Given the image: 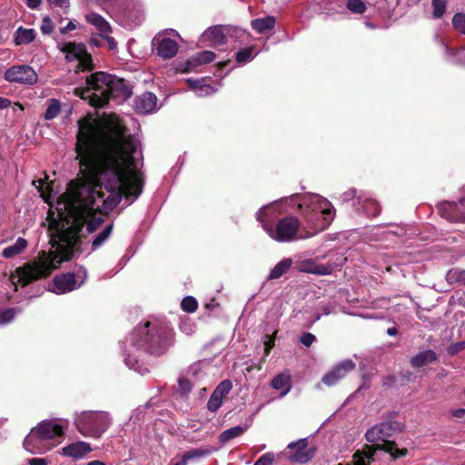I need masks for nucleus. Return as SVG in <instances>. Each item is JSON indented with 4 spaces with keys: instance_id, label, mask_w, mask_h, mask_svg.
<instances>
[{
    "instance_id": "f257e3e1",
    "label": "nucleus",
    "mask_w": 465,
    "mask_h": 465,
    "mask_svg": "<svg viewBox=\"0 0 465 465\" xmlns=\"http://www.w3.org/2000/svg\"><path fill=\"white\" fill-rule=\"evenodd\" d=\"M78 125L75 151L82 177L68 183L63 195L65 211L58 212L60 221H49L60 243L55 252L40 251L36 260L15 269L23 287L47 278L63 262L70 261L75 252H81L79 233L92 211H99L94 203L104 196L103 186L111 193L103 201L106 212L114 210L123 197L134 201L142 193L143 179L136 171L134 157L137 141L128 134L126 125L116 120L104 126L89 116L80 119Z\"/></svg>"
},
{
    "instance_id": "f03ea898",
    "label": "nucleus",
    "mask_w": 465,
    "mask_h": 465,
    "mask_svg": "<svg viewBox=\"0 0 465 465\" xmlns=\"http://www.w3.org/2000/svg\"><path fill=\"white\" fill-rule=\"evenodd\" d=\"M403 424L394 420V413H389L383 421L372 426L365 433L367 441L375 443L383 441L382 445H365L362 450H357L352 456V464L348 465H371L375 462L382 453H389L394 460L404 457L408 450L400 449L396 442L387 440L393 433L401 431Z\"/></svg>"
},
{
    "instance_id": "7ed1b4c3",
    "label": "nucleus",
    "mask_w": 465,
    "mask_h": 465,
    "mask_svg": "<svg viewBox=\"0 0 465 465\" xmlns=\"http://www.w3.org/2000/svg\"><path fill=\"white\" fill-rule=\"evenodd\" d=\"M86 85L74 89V94L83 100H87L94 108H103L111 96H121L124 99L132 95V90L124 79L105 72H95L85 78Z\"/></svg>"
},
{
    "instance_id": "20e7f679",
    "label": "nucleus",
    "mask_w": 465,
    "mask_h": 465,
    "mask_svg": "<svg viewBox=\"0 0 465 465\" xmlns=\"http://www.w3.org/2000/svg\"><path fill=\"white\" fill-rule=\"evenodd\" d=\"M175 332L166 322L146 321L131 333V343L138 351L154 357L164 355L173 344Z\"/></svg>"
},
{
    "instance_id": "39448f33",
    "label": "nucleus",
    "mask_w": 465,
    "mask_h": 465,
    "mask_svg": "<svg viewBox=\"0 0 465 465\" xmlns=\"http://www.w3.org/2000/svg\"><path fill=\"white\" fill-rule=\"evenodd\" d=\"M74 423L84 437L99 438L112 424L109 412L102 411H84L75 413Z\"/></svg>"
},
{
    "instance_id": "423d86ee",
    "label": "nucleus",
    "mask_w": 465,
    "mask_h": 465,
    "mask_svg": "<svg viewBox=\"0 0 465 465\" xmlns=\"http://www.w3.org/2000/svg\"><path fill=\"white\" fill-rule=\"evenodd\" d=\"M299 208L302 210L308 225L315 231L326 229L333 219L332 209L322 206V203L307 204L305 208L303 203H299Z\"/></svg>"
},
{
    "instance_id": "0eeeda50",
    "label": "nucleus",
    "mask_w": 465,
    "mask_h": 465,
    "mask_svg": "<svg viewBox=\"0 0 465 465\" xmlns=\"http://www.w3.org/2000/svg\"><path fill=\"white\" fill-rule=\"evenodd\" d=\"M300 225V221L296 217L287 216L280 219L274 229L265 227V230L273 240L284 242L295 239Z\"/></svg>"
},
{
    "instance_id": "6e6552de",
    "label": "nucleus",
    "mask_w": 465,
    "mask_h": 465,
    "mask_svg": "<svg viewBox=\"0 0 465 465\" xmlns=\"http://www.w3.org/2000/svg\"><path fill=\"white\" fill-rule=\"evenodd\" d=\"M66 425L61 420L52 419L42 420L35 429L51 444H58L64 435Z\"/></svg>"
},
{
    "instance_id": "1a4fd4ad",
    "label": "nucleus",
    "mask_w": 465,
    "mask_h": 465,
    "mask_svg": "<svg viewBox=\"0 0 465 465\" xmlns=\"http://www.w3.org/2000/svg\"><path fill=\"white\" fill-rule=\"evenodd\" d=\"M8 82L34 84L38 80L36 72L27 64L14 65L8 68L4 75Z\"/></svg>"
},
{
    "instance_id": "9d476101",
    "label": "nucleus",
    "mask_w": 465,
    "mask_h": 465,
    "mask_svg": "<svg viewBox=\"0 0 465 465\" xmlns=\"http://www.w3.org/2000/svg\"><path fill=\"white\" fill-rule=\"evenodd\" d=\"M438 211L441 217L453 223H465V199L460 203H441L438 205Z\"/></svg>"
},
{
    "instance_id": "9b49d317",
    "label": "nucleus",
    "mask_w": 465,
    "mask_h": 465,
    "mask_svg": "<svg viewBox=\"0 0 465 465\" xmlns=\"http://www.w3.org/2000/svg\"><path fill=\"white\" fill-rule=\"evenodd\" d=\"M54 444L48 442L44 437L34 428L24 440V448L32 454H43L51 450Z\"/></svg>"
},
{
    "instance_id": "f8f14e48",
    "label": "nucleus",
    "mask_w": 465,
    "mask_h": 465,
    "mask_svg": "<svg viewBox=\"0 0 465 465\" xmlns=\"http://www.w3.org/2000/svg\"><path fill=\"white\" fill-rule=\"evenodd\" d=\"M287 448L290 450H295V451L290 456V460L301 464L309 462L315 454L314 448H308L307 438L301 439L297 441H292L288 444Z\"/></svg>"
},
{
    "instance_id": "ddd939ff",
    "label": "nucleus",
    "mask_w": 465,
    "mask_h": 465,
    "mask_svg": "<svg viewBox=\"0 0 465 465\" xmlns=\"http://www.w3.org/2000/svg\"><path fill=\"white\" fill-rule=\"evenodd\" d=\"M83 282L84 280L77 284L76 275L74 272L57 274L53 279L54 289L51 291L57 294L66 293L80 287Z\"/></svg>"
},
{
    "instance_id": "4468645a",
    "label": "nucleus",
    "mask_w": 465,
    "mask_h": 465,
    "mask_svg": "<svg viewBox=\"0 0 465 465\" xmlns=\"http://www.w3.org/2000/svg\"><path fill=\"white\" fill-rule=\"evenodd\" d=\"M232 384L231 380H223L212 393L207 402V409L215 412L223 404V398L231 391Z\"/></svg>"
},
{
    "instance_id": "2eb2a0df",
    "label": "nucleus",
    "mask_w": 465,
    "mask_h": 465,
    "mask_svg": "<svg viewBox=\"0 0 465 465\" xmlns=\"http://www.w3.org/2000/svg\"><path fill=\"white\" fill-rule=\"evenodd\" d=\"M93 450L88 442L78 440L70 443L61 450V454L74 460H80Z\"/></svg>"
},
{
    "instance_id": "dca6fc26",
    "label": "nucleus",
    "mask_w": 465,
    "mask_h": 465,
    "mask_svg": "<svg viewBox=\"0 0 465 465\" xmlns=\"http://www.w3.org/2000/svg\"><path fill=\"white\" fill-rule=\"evenodd\" d=\"M156 104V95L151 92H144L136 97L134 106L136 113L145 114L153 112Z\"/></svg>"
},
{
    "instance_id": "f3484780",
    "label": "nucleus",
    "mask_w": 465,
    "mask_h": 465,
    "mask_svg": "<svg viewBox=\"0 0 465 465\" xmlns=\"http://www.w3.org/2000/svg\"><path fill=\"white\" fill-rule=\"evenodd\" d=\"M215 57L216 55L213 51H202L186 61L183 72H192L200 65L213 62L215 59Z\"/></svg>"
},
{
    "instance_id": "a211bd4d",
    "label": "nucleus",
    "mask_w": 465,
    "mask_h": 465,
    "mask_svg": "<svg viewBox=\"0 0 465 465\" xmlns=\"http://www.w3.org/2000/svg\"><path fill=\"white\" fill-rule=\"evenodd\" d=\"M178 44L175 40L164 37L157 42V54L163 59L174 57L178 52Z\"/></svg>"
},
{
    "instance_id": "6ab92c4d",
    "label": "nucleus",
    "mask_w": 465,
    "mask_h": 465,
    "mask_svg": "<svg viewBox=\"0 0 465 465\" xmlns=\"http://www.w3.org/2000/svg\"><path fill=\"white\" fill-rule=\"evenodd\" d=\"M60 50L65 54V60L67 62H72L74 59L78 61L80 58H83V55H86L87 51L84 44L74 42L65 43Z\"/></svg>"
},
{
    "instance_id": "aec40b11",
    "label": "nucleus",
    "mask_w": 465,
    "mask_h": 465,
    "mask_svg": "<svg viewBox=\"0 0 465 465\" xmlns=\"http://www.w3.org/2000/svg\"><path fill=\"white\" fill-rule=\"evenodd\" d=\"M356 363L349 359L336 364L323 378H344L355 370Z\"/></svg>"
},
{
    "instance_id": "412c9836",
    "label": "nucleus",
    "mask_w": 465,
    "mask_h": 465,
    "mask_svg": "<svg viewBox=\"0 0 465 465\" xmlns=\"http://www.w3.org/2000/svg\"><path fill=\"white\" fill-rule=\"evenodd\" d=\"M438 361V355L433 350L423 351L411 359L413 368H421Z\"/></svg>"
},
{
    "instance_id": "4be33fe9",
    "label": "nucleus",
    "mask_w": 465,
    "mask_h": 465,
    "mask_svg": "<svg viewBox=\"0 0 465 465\" xmlns=\"http://www.w3.org/2000/svg\"><path fill=\"white\" fill-rule=\"evenodd\" d=\"M36 37L35 29L24 28L19 26L14 35V43L15 45H28Z\"/></svg>"
},
{
    "instance_id": "5701e85b",
    "label": "nucleus",
    "mask_w": 465,
    "mask_h": 465,
    "mask_svg": "<svg viewBox=\"0 0 465 465\" xmlns=\"http://www.w3.org/2000/svg\"><path fill=\"white\" fill-rule=\"evenodd\" d=\"M252 28L259 34H264L272 29L275 25V19L273 16H266L263 18H256L251 22Z\"/></svg>"
},
{
    "instance_id": "b1692460",
    "label": "nucleus",
    "mask_w": 465,
    "mask_h": 465,
    "mask_svg": "<svg viewBox=\"0 0 465 465\" xmlns=\"http://www.w3.org/2000/svg\"><path fill=\"white\" fill-rule=\"evenodd\" d=\"M88 23L94 25L101 33L108 34L112 32L109 23L100 15L96 13H90L85 15Z\"/></svg>"
},
{
    "instance_id": "393cba45",
    "label": "nucleus",
    "mask_w": 465,
    "mask_h": 465,
    "mask_svg": "<svg viewBox=\"0 0 465 465\" xmlns=\"http://www.w3.org/2000/svg\"><path fill=\"white\" fill-rule=\"evenodd\" d=\"M27 240L19 237L13 245H10L3 250L2 255L6 259L12 258L23 252L24 250L27 247Z\"/></svg>"
},
{
    "instance_id": "a878e982",
    "label": "nucleus",
    "mask_w": 465,
    "mask_h": 465,
    "mask_svg": "<svg viewBox=\"0 0 465 465\" xmlns=\"http://www.w3.org/2000/svg\"><path fill=\"white\" fill-rule=\"evenodd\" d=\"M223 31V27L221 25L212 26L203 33V36L212 41L213 45H221L225 43V35Z\"/></svg>"
},
{
    "instance_id": "bb28decb",
    "label": "nucleus",
    "mask_w": 465,
    "mask_h": 465,
    "mask_svg": "<svg viewBox=\"0 0 465 465\" xmlns=\"http://www.w3.org/2000/svg\"><path fill=\"white\" fill-rule=\"evenodd\" d=\"M248 428H249V425L245 424L244 426L238 425V426H234L230 429H227L220 434L219 440L222 443H225L234 438H237V437L242 435Z\"/></svg>"
},
{
    "instance_id": "cd10ccee",
    "label": "nucleus",
    "mask_w": 465,
    "mask_h": 465,
    "mask_svg": "<svg viewBox=\"0 0 465 465\" xmlns=\"http://www.w3.org/2000/svg\"><path fill=\"white\" fill-rule=\"evenodd\" d=\"M292 263V262L289 258L279 262L271 271L268 280H274L282 277L291 268Z\"/></svg>"
},
{
    "instance_id": "c85d7f7f",
    "label": "nucleus",
    "mask_w": 465,
    "mask_h": 465,
    "mask_svg": "<svg viewBox=\"0 0 465 465\" xmlns=\"http://www.w3.org/2000/svg\"><path fill=\"white\" fill-rule=\"evenodd\" d=\"M362 210L369 217H375L380 214L381 207L374 199H365L361 204Z\"/></svg>"
},
{
    "instance_id": "c756f323",
    "label": "nucleus",
    "mask_w": 465,
    "mask_h": 465,
    "mask_svg": "<svg viewBox=\"0 0 465 465\" xmlns=\"http://www.w3.org/2000/svg\"><path fill=\"white\" fill-rule=\"evenodd\" d=\"M22 312L19 307L6 308L0 310V325H5L12 322L15 316Z\"/></svg>"
},
{
    "instance_id": "7c9ffc66",
    "label": "nucleus",
    "mask_w": 465,
    "mask_h": 465,
    "mask_svg": "<svg viewBox=\"0 0 465 465\" xmlns=\"http://www.w3.org/2000/svg\"><path fill=\"white\" fill-rule=\"evenodd\" d=\"M94 69L92 54L86 51V55L78 60L75 73L78 72H92Z\"/></svg>"
},
{
    "instance_id": "2f4dec72",
    "label": "nucleus",
    "mask_w": 465,
    "mask_h": 465,
    "mask_svg": "<svg viewBox=\"0 0 465 465\" xmlns=\"http://www.w3.org/2000/svg\"><path fill=\"white\" fill-rule=\"evenodd\" d=\"M446 281L450 283L458 282L465 285V270L451 269L446 274Z\"/></svg>"
},
{
    "instance_id": "473e14b6",
    "label": "nucleus",
    "mask_w": 465,
    "mask_h": 465,
    "mask_svg": "<svg viewBox=\"0 0 465 465\" xmlns=\"http://www.w3.org/2000/svg\"><path fill=\"white\" fill-rule=\"evenodd\" d=\"M125 364L129 369H133L138 374L143 376L149 372L148 368L144 367L143 364L139 363L138 360L132 356L127 355V357L124 359Z\"/></svg>"
},
{
    "instance_id": "72a5a7b5",
    "label": "nucleus",
    "mask_w": 465,
    "mask_h": 465,
    "mask_svg": "<svg viewBox=\"0 0 465 465\" xmlns=\"http://www.w3.org/2000/svg\"><path fill=\"white\" fill-rule=\"evenodd\" d=\"M272 389L279 391L280 396H285L292 388L291 380H271Z\"/></svg>"
},
{
    "instance_id": "f704fd0d",
    "label": "nucleus",
    "mask_w": 465,
    "mask_h": 465,
    "mask_svg": "<svg viewBox=\"0 0 465 465\" xmlns=\"http://www.w3.org/2000/svg\"><path fill=\"white\" fill-rule=\"evenodd\" d=\"M113 223L107 225L103 232H101L92 242V249L94 251L99 248L106 239L110 236L113 231Z\"/></svg>"
},
{
    "instance_id": "c9c22d12",
    "label": "nucleus",
    "mask_w": 465,
    "mask_h": 465,
    "mask_svg": "<svg viewBox=\"0 0 465 465\" xmlns=\"http://www.w3.org/2000/svg\"><path fill=\"white\" fill-rule=\"evenodd\" d=\"M95 212L96 211H92V213L86 217V222L84 223V225L86 224V229L89 233L94 232L104 223V219L102 217L94 216Z\"/></svg>"
},
{
    "instance_id": "e433bc0d",
    "label": "nucleus",
    "mask_w": 465,
    "mask_h": 465,
    "mask_svg": "<svg viewBox=\"0 0 465 465\" xmlns=\"http://www.w3.org/2000/svg\"><path fill=\"white\" fill-rule=\"evenodd\" d=\"M60 111H61L60 102L55 99L50 100V104L45 113V119L52 120V119L57 117Z\"/></svg>"
},
{
    "instance_id": "4c0bfd02",
    "label": "nucleus",
    "mask_w": 465,
    "mask_h": 465,
    "mask_svg": "<svg viewBox=\"0 0 465 465\" xmlns=\"http://www.w3.org/2000/svg\"><path fill=\"white\" fill-rule=\"evenodd\" d=\"M181 308L185 312L193 313L197 310L198 302L194 297L186 296L181 302Z\"/></svg>"
},
{
    "instance_id": "58836bf2",
    "label": "nucleus",
    "mask_w": 465,
    "mask_h": 465,
    "mask_svg": "<svg viewBox=\"0 0 465 465\" xmlns=\"http://www.w3.org/2000/svg\"><path fill=\"white\" fill-rule=\"evenodd\" d=\"M348 10L353 14H363L367 7L363 0H348L346 5Z\"/></svg>"
},
{
    "instance_id": "ea45409f",
    "label": "nucleus",
    "mask_w": 465,
    "mask_h": 465,
    "mask_svg": "<svg viewBox=\"0 0 465 465\" xmlns=\"http://www.w3.org/2000/svg\"><path fill=\"white\" fill-rule=\"evenodd\" d=\"M447 0H432L433 12L432 15L434 18H440L446 11Z\"/></svg>"
},
{
    "instance_id": "a19ab883",
    "label": "nucleus",
    "mask_w": 465,
    "mask_h": 465,
    "mask_svg": "<svg viewBox=\"0 0 465 465\" xmlns=\"http://www.w3.org/2000/svg\"><path fill=\"white\" fill-rule=\"evenodd\" d=\"M452 25L455 30L465 35V14H455L452 18Z\"/></svg>"
},
{
    "instance_id": "79ce46f5",
    "label": "nucleus",
    "mask_w": 465,
    "mask_h": 465,
    "mask_svg": "<svg viewBox=\"0 0 465 465\" xmlns=\"http://www.w3.org/2000/svg\"><path fill=\"white\" fill-rule=\"evenodd\" d=\"M252 51H253V46H248V47L239 50L235 54V59H236L237 63L242 64V63H246L248 60H250L252 57Z\"/></svg>"
},
{
    "instance_id": "37998d69",
    "label": "nucleus",
    "mask_w": 465,
    "mask_h": 465,
    "mask_svg": "<svg viewBox=\"0 0 465 465\" xmlns=\"http://www.w3.org/2000/svg\"><path fill=\"white\" fill-rule=\"evenodd\" d=\"M465 350V341L451 343L447 348V354L450 357H454Z\"/></svg>"
},
{
    "instance_id": "c03bdc74",
    "label": "nucleus",
    "mask_w": 465,
    "mask_h": 465,
    "mask_svg": "<svg viewBox=\"0 0 465 465\" xmlns=\"http://www.w3.org/2000/svg\"><path fill=\"white\" fill-rule=\"evenodd\" d=\"M304 271L317 275H327L331 273L330 267L323 264H312L310 268H307Z\"/></svg>"
},
{
    "instance_id": "a18cd8bd",
    "label": "nucleus",
    "mask_w": 465,
    "mask_h": 465,
    "mask_svg": "<svg viewBox=\"0 0 465 465\" xmlns=\"http://www.w3.org/2000/svg\"><path fill=\"white\" fill-rule=\"evenodd\" d=\"M54 24L52 19L45 15L42 20V25L40 26L41 32L44 35H50L54 31Z\"/></svg>"
},
{
    "instance_id": "49530a36",
    "label": "nucleus",
    "mask_w": 465,
    "mask_h": 465,
    "mask_svg": "<svg viewBox=\"0 0 465 465\" xmlns=\"http://www.w3.org/2000/svg\"><path fill=\"white\" fill-rule=\"evenodd\" d=\"M274 461V453L273 452H266L262 455L253 465H272Z\"/></svg>"
},
{
    "instance_id": "de8ad7c7",
    "label": "nucleus",
    "mask_w": 465,
    "mask_h": 465,
    "mask_svg": "<svg viewBox=\"0 0 465 465\" xmlns=\"http://www.w3.org/2000/svg\"><path fill=\"white\" fill-rule=\"evenodd\" d=\"M147 409V405L145 406H138L136 409L133 411L132 415L130 416V420H132L134 423H136L139 421L145 414Z\"/></svg>"
},
{
    "instance_id": "09e8293b",
    "label": "nucleus",
    "mask_w": 465,
    "mask_h": 465,
    "mask_svg": "<svg viewBox=\"0 0 465 465\" xmlns=\"http://www.w3.org/2000/svg\"><path fill=\"white\" fill-rule=\"evenodd\" d=\"M193 388L190 380H178V391L182 395L188 394Z\"/></svg>"
},
{
    "instance_id": "8fccbe9b",
    "label": "nucleus",
    "mask_w": 465,
    "mask_h": 465,
    "mask_svg": "<svg viewBox=\"0 0 465 465\" xmlns=\"http://www.w3.org/2000/svg\"><path fill=\"white\" fill-rule=\"evenodd\" d=\"M316 341L315 335L311 332H303L300 337V341L305 347H310Z\"/></svg>"
},
{
    "instance_id": "3c124183",
    "label": "nucleus",
    "mask_w": 465,
    "mask_h": 465,
    "mask_svg": "<svg viewBox=\"0 0 465 465\" xmlns=\"http://www.w3.org/2000/svg\"><path fill=\"white\" fill-rule=\"evenodd\" d=\"M50 6L61 7L64 9V13L68 12L69 8V0H46Z\"/></svg>"
},
{
    "instance_id": "603ef678",
    "label": "nucleus",
    "mask_w": 465,
    "mask_h": 465,
    "mask_svg": "<svg viewBox=\"0 0 465 465\" xmlns=\"http://www.w3.org/2000/svg\"><path fill=\"white\" fill-rule=\"evenodd\" d=\"M203 454V450L195 449V450H192L185 452L183 456V459L187 461L190 459H193L194 457H200Z\"/></svg>"
},
{
    "instance_id": "864d4df0",
    "label": "nucleus",
    "mask_w": 465,
    "mask_h": 465,
    "mask_svg": "<svg viewBox=\"0 0 465 465\" xmlns=\"http://www.w3.org/2000/svg\"><path fill=\"white\" fill-rule=\"evenodd\" d=\"M276 334V331L274 332L273 335L270 336V335H266V337L268 338L267 341H264V350H265V352L268 354L269 351L272 349V347L274 346V335Z\"/></svg>"
},
{
    "instance_id": "5fc2aeb1",
    "label": "nucleus",
    "mask_w": 465,
    "mask_h": 465,
    "mask_svg": "<svg viewBox=\"0 0 465 465\" xmlns=\"http://www.w3.org/2000/svg\"><path fill=\"white\" fill-rule=\"evenodd\" d=\"M371 388V380H363L361 385L359 386L358 390L351 394L350 397H354L357 394L361 393L363 390H368Z\"/></svg>"
},
{
    "instance_id": "6e6d98bb",
    "label": "nucleus",
    "mask_w": 465,
    "mask_h": 465,
    "mask_svg": "<svg viewBox=\"0 0 465 465\" xmlns=\"http://www.w3.org/2000/svg\"><path fill=\"white\" fill-rule=\"evenodd\" d=\"M29 465H47L48 462L44 458H32L28 460Z\"/></svg>"
},
{
    "instance_id": "4d7b16f0",
    "label": "nucleus",
    "mask_w": 465,
    "mask_h": 465,
    "mask_svg": "<svg viewBox=\"0 0 465 465\" xmlns=\"http://www.w3.org/2000/svg\"><path fill=\"white\" fill-rule=\"evenodd\" d=\"M451 416L454 418L462 419L465 417V409L464 408H459L456 410L451 411Z\"/></svg>"
},
{
    "instance_id": "13d9d810",
    "label": "nucleus",
    "mask_w": 465,
    "mask_h": 465,
    "mask_svg": "<svg viewBox=\"0 0 465 465\" xmlns=\"http://www.w3.org/2000/svg\"><path fill=\"white\" fill-rule=\"evenodd\" d=\"M76 28V25H74V23H73L72 21H70L64 27H62L60 29V33L62 35H64V34H67L68 32L70 31H73Z\"/></svg>"
},
{
    "instance_id": "bf43d9fd",
    "label": "nucleus",
    "mask_w": 465,
    "mask_h": 465,
    "mask_svg": "<svg viewBox=\"0 0 465 465\" xmlns=\"http://www.w3.org/2000/svg\"><path fill=\"white\" fill-rule=\"evenodd\" d=\"M25 5L30 8V9H36L39 7V5H41L42 3V0H25Z\"/></svg>"
},
{
    "instance_id": "052dcab7",
    "label": "nucleus",
    "mask_w": 465,
    "mask_h": 465,
    "mask_svg": "<svg viewBox=\"0 0 465 465\" xmlns=\"http://www.w3.org/2000/svg\"><path fill=\"white\" fill-rule=\"evenodd\" d=\"M11 105V101L7 98L0 97V109L8 108Z\"/></svg>"
},
{
    "instance_id": "680f3d73",
    "label": "nucleus",
    "mask_w": 465,
    "mask_h": 465,
    "mask_svg": "<svg viewBox=\"0 0 465 465\" xmlns=\"http://www.w3.org/2000/svg\"><path fill=\"white\" fill-rule=\"evenodd\" d=\"M200 365L201 362H198L191 366V372L193 376H196L198 374Z\"/></svg>"
},
{
    "instance_id": "e2e57ef3",
    "label": "nucleus",
    "mask_w": 465,
    "mask_h": 465,
    "mask_svg": "<svg viewBox=\"0 0 465 465\" xmlns=\"http://www.w3.org/2000/svg\"><path fill=\"white\" fill-rule=\"evenodd\" d=\"M386 332L389 336H395L398 334V329L397 327H391L387 329Z\"/></svg>"
},
{
    "instance_id": "0e129e2a",
    "label": "nucleus",
    "mask_w": 465,
    "mask_h": 465,
    "mask_svg": "<svg viewBox=\"0 0 465 465\" xmlns=\"http://www.w3.org/2000/svg\"><path fill=\"white\" fill-rule=\"evenodd\" d=\"M106 40L109 43L110 49H114L116 47V43H115V41H114V39L113 37L106 36Z\"/></svg>"
},
{
    "instance_id": "69168bd1",
    "label": "nucleus",
    "mask_w": 465,
    "mask_h": 465,
    "mask_svg": "<svg viewBox=\"0 0 465 465\" xmlns=\"http://www.w3.org/2000/svg\"><path fill=\"white\" fill-rule=\"evenodd\" d=\"M230 62H231L230 60L223 61V62H219L217 65H218L219 69H221V70H222V69H223L225 66H227V65L230 64Z\"/></svg>"
},
{
    "instance_id": "338daca9",
    "label": "nucleus",
    "mask_w": 465,
    "mask_h": 465,
    "mask_svg": "<svg viewBox=\"0 0 465 465\" xmlns=\"http://www.w3.org/2000/svg\"><path fill=\"white\" fill-rule=\"evenodd\" d=\"M322 381L329 387L334 386L336 384L337 380H322Z\"/></svg>"
},
{
    "instance_id": "774afa93",
    "label": "nucleus",
    "mask_w": 465,
    "mask_h": 465,
    "mask_svg": "<svg viewBox=\"0 0 465 465\" xmlns=\"http://www.w3.org/2000/svg\"><path fill=\"white\" fill-rule=\"evenodd\" d=\"M86 465H106L104 461H101V460H92L88 463H86Z\"/></svg>"
}]
</instances>
